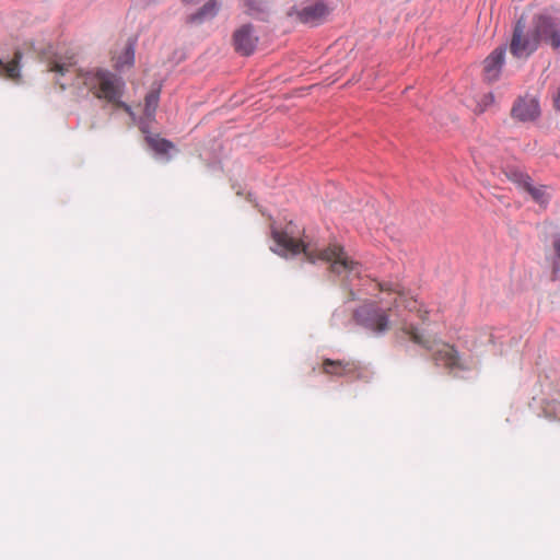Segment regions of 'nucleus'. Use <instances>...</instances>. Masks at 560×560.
Returning <instances> with one entry per match:
<instances>
[{
	"label": "nucleus",
	"instance_id": "nucleus-9",
	"mask_svg": "<svg viewBox=\"0 0 560 560\" xmlns=\"http://www.w3.org/2000/svg\"><path fill=\"white\" fill-rule=\"evenodd\" d=\"M432 359L436 363H442L448 370H465L466 366L460 360V355L456 348L448 343H441L432 353Z\"/></svg>",
	"mask_w": 560,
	"mask_h": 560
},
{
	"label": "nucleus",
	"instance_id": "nucleus-1",
	"mask_svg": "<svg viewBox=\"0 0 560 560\" xmlns=\"http://www.w3.org/2000/svg\"><path fill=\"white\" fill-rule=\"evenodd\" d=\"M273 241L281 247L283 253L298 255L303 253L306 260L314 264L316 261L329 262V270L334 273L359 275L360 264L353 260L345 252V248L337 244H329L327 247H319L316 243L304 240H298L289 234L288 231H272Z\"/></svg>",
	"mask_w": 560,
	"mask_h": 560
},
{
	"label": "nucleus",
	"instance_id": "nucleus-25",
	"mask_svg": "<svg viewBox=\"0 0 560 560\" xmlns=\"http://www.w3.org/2000/svg\"><path fill=\"white\" fill-rule=\"evenodd\" d=\"M60 88H61L62 90H65V89H66V84H65V83H60Z\"/></svg>",
	"mask_w": 560,
	"mask_h": 560
},
{
	"label": "nucleus",
	"instance_id": "nucleus-21",
	"mask_svg": "<svg viewBox=\"0 0 560 560\" xmlns=\"http://www.w3.org/2000/svg\"><path fill=\"white\" fill-rule=\"evenodd\" d=\"M555 256L551 259V266L553 272H558L560 270V238H557L553 242Z\"/></svg>",
	"mask_w": 560,
	"mask_h": 560
},
{
	"label": "nucleus",
	"instance_id": "nucleus-13",
	"mask_svg": "<svg viewBox=\"0 0 560 560\" xmlns=\"http://www.w3.org/2000/svg\"><path fill=\"white\" fill-rule=\"evenodd\" d=\"M520 186L530 195V197L540 206L546 207L550 200L548 187L544 185L535 186L527 175H518Z\"/></svg>",
	"mask_w": 560,
	"mask_h": 560
},
{
	"label": "nucleus",
	"instance_id": "nucleus-3",
	"mask_svg": "<svg viewBox=\"0 0 560 560\" xmlns=\"http://www.w3.org/2000/svg\"><path fill=\"white\" fill-rule=\"evenodd\" d=\"M73 85L85 86L95 97L105 100L116 108H121L129 115H132L131 107L121 101L125 82L114 73L97 69L94 71H75Z\"/></svg>",
	"mask_w": 560,
	"mask_h": 560
},
{
	"label": "nucleus",
	"instance_id": "nucleus-15",
	"mask_svg": "<svg viewBox=\"0 0 560 560\" xmlns=\"http://www.w3.org/2000/svg\"><path fill=\"white\" fill-rule=\"evenodd\" d=\"M245 12L256 19H265L269 11L270 5L267 0H242Z\"/></svg>",
	"mask_w": 560,
	"mask_h": 560
},
{
	"label": "nucleus",
	"instance_id": "nucleus-24",
	"mask_svg": "<svg viewBox=\"0 0 560 560\" xmlns=\"http://www.w3.org/2000/svg\"><path fill=\"white\" fill-rule=\"evenodd\" d=\"M487 98H489L491 102L493 101V96L491 94L487 95Z\"/></svg>",
	"mask_w": 560,
	"mask_h": 560
},
{
	"label": "nucleus",
	"instance_id": "nucleus-8",
	"mask_svg": "<svg viewBox=\"0 0 560 560\" xmlns=\"http://www.w3.org/2000/svg\"><path fill=\"white\" fill-rule=\"evenodd\" d=\"M324 374L336 377L354 375L361 376L362 366L355 361L325 359L322 363Z\"/></svg>",
	"mask_w": 560,
	"mask_h": 560
},
{
	"label": "nucleus",
	"instance_id": "nucleus-7",
	"mask_svg": "<svg viewBox=\"0 0 560 560\" xmlns=\"http://www.w3.org/2000/svg\"><path fill=\"white\" fill-rule=\"evenodd\" d=\"M539 115V103L534 96L526 95L518 97L511 108L512 118L522 122L533 121L538 118Z\"/></svg>",
	"mask_w": 560,
	"mask_h": 560
},
{
	"label": "nucleus",
	"instance_id": "nucleus-14",
	"mask_svg": "<svg viewBox=\"0 0 560 560\" xmlns=\"http://www.w3.org/2000/svg\"><path fill=\"white\" fill-rule=\"evenodd\" d=\"M220 5L217 0H208L196 13L187 18V23L200 24L213 19L219 12Z\"/></svg>",
	"mask_w": 560,
	"mask_h": 560
},
{
	"label": "nucleus",
	"instance_id": "nucleus-17",
	"mask_svg": "<svg viewBox=\"0 0 560 560\" xmlns=\"http://www.w3.org/2000/svg\"><path fill=\"white\" fill-rule=\"evenodd\" d=\"M397 324H398V326H399V329H400L404 334H406L412 342H415V343H417V345H419V346H421V347H423V348H425V349H428V350H431V347H430L429 341H428V340H425V339H424V338L419 334V331L417 330V328H416L415 326L409 325L405 318L399 319V320L397 322Z\"/></svg>",
	"mask_w": 560,
	"mask_h": 560
},
{
	"label": "nucleus",
	"instance_id": "nucleus-2",
	"mask_svg": "<svg viewBox=\"0 0 560 560\" xmlns=\"http://www.w3.org/2000/svg\"><path fill=\"white\" fill-rule=\"evenodd\" d=\"M376 285L380 291L396 295L392 306L384 308L376 302L363 304L354 312V318L358 324L375 334H384L390 328L389 317L400 305L409 312H418L422 320L427 319L428 312L420 310L417 300L409 296L400 283L382 281L377 282Z\"/></svg>",
	"mask_w": 560,
	"mask_h": 560
},
{
	"label": "nucleus",
	"instance_id": "nucleus-5",
	"mask_svg": "<svg viewBox=\"0 0 560 560\" xmlns=\"http://www.w3.org/2000/svg\"><path fill=\"white\" fill-rule=\"evenodd\" d=\"M533 31L538 38V45L544 42L555 50L560 48V26L553 19L545 15L538 16Z\"/></svg>",
	"mask_w": 560,
	"mask_h": 560
},
{
	"label": "nucleus",
	"instance_id": "nucleus-18",
	"mask_svg": "<svg viewBox=\"0 0 560 560\" xmlns=\"http://www.w3.org/2000/svg\"><path fill=\"white\" fill-rule=\"evenodd\" d=\"M74 66L73 57L69 58H57L48 62V71L56 72L60 75H65L71 71Z\"/></svg>",
	"mask_w": 560,
	"mask_h": 560
},
{
	"label": "nucleus",
	"instance_id": "nucleus-16",
	"mask_svg": "<svg viewBox=\"0 0 560 560\" xmlns=\"http://www.w3.org/2000/svg\"><path fill=\"white\" fill-rule=\"evenodd\" d=\"M22 52L16 50L10 61L0 59V74L9 79L16 80L20 78V61Z\"/></svg>",
	"mask_w": 560,
	"mask_h": 560
},
{
	"label": "nucleus",
	"instance_id": "nucleus-10",
	"mask_svg": "<svg viewBox=\"0 0 560 560\" xmlns=\"http://www.w3.org/2000/svg\"><path fill=\"white\" fill-rule=\"evenodd\" d=\"M505 47L495 48L483 61L485 79L493 82L499 79L502 66L504 63Z\"/></svg>",
	"mask_w": 560,
	"mask_h": 560
},
{
	"label": "nucleus",
	"instance_id": "nucleus-6",
	"mask_svg": "<svg viewBox=\"0 0 560 560\" xmlns=\"http://www.w3.org/2000/svg\"><path fill=\"white\" fill-rule=\"evenodd\" d=\"M232 40L236 52L250 56L258 45L259 37L253 25L244 24L234 31Z\"/></svg>",
	"mask_w": 560,
	"mask_h": 560
},
{
	"label": "nucleus",
	"instance_id": "nucleus-19",
	"mask_svg": "<svg viewBox=\"0 0 560 560\" xmlns=\"http://www.w3.org/2000/svg\"><path fill=\"white\" fill-rule=\"evenodd\" d=\"M148 143L156 153L160 154H166L171 149H173L172 142L163 138L149 137Z\"/></svg>",
	"mask_w": 560,
	"mask_h": 560
},
{
	"label": "nucleus",
	"instance_id": "nucleus-11",
	"mask_svg": "<svg viewBox=\"0 0 560 560\" xmlns=\"http://www.w3.org/2000/svg\"><path fill=\"white\" fill-rule=\"evenodd\" d=\"M329 13V8L324 2L318 1L304 7L298 15L303 23L315 25L324 21Z\"/></svg>",
	"mask_w": 560,
	"mask_h": 560
},
{
	"label": "nucleus",
	"instance_id": "nucleus-20",
	"mask_svg": "<svg viewBox=\"0 0 560 560\" xmlns=\"http://www.w3.org/2000/svg\"><path fill=\"white\" fill-rule=\"evenodd\" d=\"M144 102H145V104H144V115L148 118H151V117L154 116L156 107H158V104H159V92L158 91H152V92L148 93L145 98H144Z\"/></svg>",
	"mask_w": 560,
	"mask_h": 560
},
{
	"label": "nucleus",
	"instance_id": "nucleus-4",
	"mask_svg": "<svg viewBox=\"0 0 560 560\" xmlns=\"http://www.w3.org/2000/svg\"><path fill=\"white\" fill-rule=\"evenodd\" d=\"M538 38L534 31H526V21L520 18L513 28V35L510 43L511 54L518 59H526L538 49Z\"/></svg>",
	"mask_w": 560,
	"mask_h": 560
},
{
	"label": "nucleus",
	"instance_id": "nucleus-22",
	"mask_svg": "<svg viewBox=\"0 0 560 560\" xmlns=\"http://www.w3.org/2000/svg\"><path fill=\"white\" fill-rule=\"evenodd\" d=\"M553 106L557 110H560V88L557 90V93L553 97Z\"/></svg>",
	"mask_w": 560,
	"mask_h": 560
},
{
	"label": "nucleus",
	"instance_id": "nucleus-23",
	"mask_svg": "<svg viewBox=\"0 0 560 560\" xmlns=\"http://www.w3.org/2000/svg\"><path fill=\"white\" fill-rule=\"evenodd\" d=\"M203 0H183V2L187 5H197L201 3Z\"/></svg>",
	"mask_w": 560,
	"mask_h": 560
},
{
	"label": "nucleus",
	"instance_id": "nucleus-12",
	"mask_svg": "<svg viewBox=\"0 0 560 560\" xmlns=\"http://www.w3.org/2000/svg\"><path fill=\"white\" fill-rule=\"evenodd\" d=\"M113 67L117 70L129 69L135 62V44L125 43L122 46L117 47L112 56Z\"/></svg>",
	"mask_w": 560,
	"mask_h": 560
}]
</instances>
